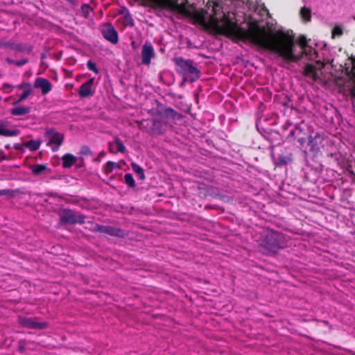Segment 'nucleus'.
<instances>
[{"label":"nucleus","instance_id":"nucleus-1","mask_svg":"<svg viewBox=\"0 0 355 355\" xmlns=\"http://www.w3.org/2000/svg\"><path fill=\"white\" fill-rule=\"evenodd\" d=\"M149 6L163 12L189 18L193 24L211 28L232 40L238 41V19L234 10L226 6L236 5V0H146Z\"/></svg>","mask_w":355,"mask_h":355},{"label":"nucleus","instance_id":"nucleus-2","mask_svg":"<svg viewBox=\"0 0 355 355\" xmlns=\"http://www.w3.org/2000/svg\"><path fill=\"white\" fill-rule=\"evenodd\" d=\"M176 65V71L182 76L184 81L194 82L200 78V71L193 65L191 60H184L182 57L173 59Z\"/></svg>","mask_w":355,"mask_h":355},{"label":"nucleus","instance_id":"nucleus-3","mask_svg":"<svg viewBox=\"0 0 355 355\" xmlns=\"http://www.w3.org/2000/svg\"><path fill=\"white\" fill-rule=\"evenodd\" d=\"M155 55V51L152 44L146 41L141 49V58L142 63L145 65H149L151 62V59Z\"/></svg>","mask_w":355,"mask_h":355},{"label":"nucleus","instance_id":"nucleus-4","mask_svg":"<svg viewBox=\"0 0 355 355\" xmlns=\"http://www.w3.org/2000/svg\"><path fill=\"white\" fill-rule=\"evenodd\" d=\"M45 136L48 140L49 145L54 144L55 146L52 148L54 151L57 150L58 147L62 144L64 136L60 132L50 130L46 132Z\"/></svg>","mask_w":355,"mask_h":355},{"label":"nucleus","instance_id":"nucleus-5","mask_svg":"<svg viewBox=\"0 0 355 355\" xmlns=\"http://www.w3.org/2000/svg\"><path fill=\"white\" fill-rule=\"evenodd\" d=\"M103 37L112 44H116L119 40L118 33L111 24L105 26L102 31Z\"/></svg>","mask_w":355,"mask_h":355},{"label":"nucleus","instance_id":"nucleus-6","mask_svg":"<svg viewBox=\"0 0 355 355\" xmlns=\"http://www.w3.org/2000/svg\"><path fill=\"white\" fill-rule=\"evenodd\" d=\"M94 78H92L87 82L83 83L80 87V90L78 92L79 96L81 98H87L92 96L95 92V89L94 88Z\"/></svg>","mask_w":355,"mask_h":355},{"label":"nucleus","instance_id":"nucleus-7","mask_svg":"<svg viewBox=\"0 0 355 355\" xmlns=\"http://www.w3.org/2000/svg\"><path fill=\"white\" fill-rule=\"evenodd\" d=\"M20 323L24 327L33 329H42L47 327V323L45 322H37L26 318H21Z\"/></svg>","mask_w":355,"mask_h":355},{"label":"nucleus","instance_id":"nucleus-8","mask_svg":"<svg viewBox=\"0 0 355 355\" xmlns=\"http://www.w3.org/2000/svg\"><path fill=\"white\" fill-rule=\"evenodd\" d=\"M34 87L35 88H40L43 94H46L52 89L51 83L47 79L43 78H37L35 81Z\"/></svg>","mask_w":355,"mask_h":355},{"label":"nucleus","instance_id":"nucleus-9","mask_svg":"<svg viewBox=\"0 0 355 355\" xmlns=\"http://www.w3.org/2000/svg\"><path fill=\"white\" fill-rule=\"evenodd\" d=\"M322 137L319 134H315L314 136H309L308 138L309 145L311 147V150L316 151L319 149V146L322 142Z\"/></svg>","mask_w":355,"mask_h":355},{"label":"nucleus","instance_id":"nucleus-10","mask_svg":"<svg viewBox=\"0 0 355 355\" xmlns=\"http://www.w3.org/2000/svg\"><path fill=\"white\" fill-rule=\"evenodd\" d=\"M76 157L70 153H67L62 157V166L64 168L71 167L76 162Z\"/></svg>","mask_w":355,"mask_h":355},{"label":"nucleus","instance_id":"nucleus-11","mask_svg":"<svg viewBox=\"0 0 355 355\" xmlns=\"http://www.w3.org/2000/svg\"><path fill=\"white\" fill-rule=\"evenodd\" d=\"M121 14L123 15V23L125 26H132L134 21L129 11L125 8H123L121 11Z\"/></svg>","mask_w":355,"mask_h":355},{"label":"nucleus","instance_id":"nucleus-12","mask_svg":"<svg viewBox=\"0 0 355 355\" xmlns=\"http://www.w3.org/2000/svg\"><path fill=\"white\" fill-rule=\"evenodd\" d=\"M30 111H31V107H27V106H19V107H16L12 108L11 110V113L13 115L21 116V115H24V114H26L29 113Z\"/></svg>","mask_w":355,"mask_h":355},{"label":"nucleus","instance_id":"nucleus-13","mask_svg":"<svg viewBox=\"0 0 355 355\" xmlns=\"http://www.w3.org/2000/svg\"><path fill=\"white\" fill-rule=\"evenodd\" d=\"M30 169L33 175H38L48 169L46 164H34L30 166Z\"/></svg>","mask_w":355,"mask_h":355},{"label":"nucleus","instance_id":"nucleus-14","mask_svg":"<svg viewBox=\"0 0 355 355\" xmlns=\"http://www.w3.org/2000/svg\"><path fill=\"white\" fill-rule=\"evenodd\" d=\"M100 230L103 232H105L107 234L112 236H121V231L119 229H116L112 227L103 226L100 228Z\"/></svg>","mask_w":355,"mask_h":355},{"label":"nucleus","instance_id":"nucleus-15","mask_svg":"<svg viewBox=\"0 0 355 355\" xmlns=\"http://www.w3.org/2000/svg\"><path fill=\"white\" fill-rule=\"evenodd\" d=\"M41 144L40 140H30L26 143H24L23 145L28 148V150L31 151H34L37 150Z\"/></svg>","mask_w":355,"mask_h":355},{"label":"nucleus","instance_id":"nucleus-16","mask_svg":"<svg viewBox=\"0 0 355 355\" xmlns=\"http://www.w3.org/2000/svg\"><path fill=\"white\" fill-rule=\"evenodd\" d=\"M350 73L352 84L349 88V91L352 97L355 98V63H353L352 64V67L350 69Z\"/></svg>","mask_w":355,"mask_h":355},{"label":"nucleus","instance_id":"nucleus-17","mask_svg":"<svg viewBox=\"0 0 355 355\" xmlns=\"http://www.w3.org/2000/svg\"><path fill=\"white\" fill-rule=\"evenodd\" d=\"M19 134V131L17 130H11L6 129L2 127H0V135L4 137H14L17 136Z\"/></svg>","mask_w":355,"mask_h":355},{"label":"nucleus","instance_id":"nucleus-18","mask_svg":"<svg viewBox=\"0 0 355 355\" xmlns=\"http://www.w3.org/2000/svg\"><path fill=\"white\" fill-rule=\"evenodd\" d=\"M300 15L304 21H310L311 17L310 8L304 6L300 10Z\"/></svg>","mask_w":355,"mask_h":355},{"label":"nucleus","instance_id":"nucleus-19","mask_svg":"<svg viewBox=\"0 0 355 355\" xmlns=\"http://www.w3.org/2000/svg\"><path fill=\"white\" fill-rule=\"evenodd\" d=\"M131 166L132 170L139 175L141 180H144L145 175L143 168L135 163H132Z\"/></svg>","mask_w":355,"mask_h":355},{"label":"nucleus","instance_id":"nucleus-20","mask_svg":"<svg viewBox=\"0 0 355 355\" xmlns=\"http://www.w3.org/2000/svg\"><path fill=\"white\" fill-rule=\"evenodd\" d=\"M124 180L125 184L129 187H134L135 186V180L133 178V176L130 173H127L124 176Z\"/></svg>","mask_w":355,"mask_h":355},{"label":"nucleus","instance_id":"nucleus-21","mask_svg":"<svg viewBox=\"0 0 355 355\" xmlns=\"http://www.w3.org/2000/svg\"><path fill=\"white\" fill-rule=\"evenodd\" d=\"M114 142L118 151L121 153H124L125 152V146H124L123 141L119 137H116L114 139Z\"/></svg>","mask_w":355,"mask_h":355},{"label":"nucleus","instance_id":"nucleus-22","mask_svg":"<svg viewBox=\"0 0 355 355\" xmlns=\"http://www.w3.org/2000/svg\"><path fill=\"white\" fill-rule=\"evenodd\" d=\"M92 9L91 7L87 4H84L81 6V12L83 13V15L87 18L89 17V12H91Z\"/></svg>","mask_w":355,"mask_h":355},{"label":"nucleus","instance_id":"nucleus-23","mask_svg":"<svg viewBox=\"0 0 355 355\" xmlns=\"http://www.w3.org/2000/svg\"><path fill=\"white\" fill-rule=\"evenodd\" d=\"M87 67L88 68V69L94 71L95 73H98V70L96 66V64L92 60H89L87 62Z\"/></svg>","mask_w":355,"mask_h":355},{"label":"nucleus","instance_id":"nucleus-24","mask_svg":"<svg viewBox=\"0 0 355 355\" xmlns=\"http://www.w3.org/2000/svg\"><path fill=\"white\" fill-rule=\"evenodd\" d=\"M343 33L342 28L339 26H335L332 31V37L340 36Z\"/></svg>","mask_w":355,"mask_h":355},{"label":"nucleus","instance_id":"nucleus-25","mask_svg":"<svg viewBox=\"0 0 355 355\" xmlns=\"http://www.w3.org/2000/svg\"><path fill=\"white\" fill-rule=\"evenodd\" d=\"M31 89H27V90L24 91L21 94L17 102H21V101H24V99H26L31 94Z\"/></svg>","mask_w":355,"mask_h":355},{"label":"nucleus","instance_id":"nucleus-26","mask_svg":"<svg viewBox=\"0 0 355 355\" xmlns=\"http://www.w3.org/2000/svg\"><path fill=\"white\" fill-rule=\"evenodd\" d=\"M81 153L84 155L90 154V150L87 146H83L81 149Z\"/></svg>","mask_w":355,"mask_h":355},{"label":"nucleus","instance_id":"nucleus-27","mask_svg":"<svg viewBox=\"0 0 355 355\" xmlns=\"http://www.w3.org/2000/svg\"><path fill=\"white\" fill-rule=\"evenodd\" d=\"M9 193H10V191L8 189L0 190V196L8 195V194H9Z\"/></svg>","mask_w":355,"mask_h":355},{"label":"nucleus","instance_id":"nucleus-28","mask_svg":"<svg viewBox=\"0 0 355 355\" xmlns=\"http://www.w3.org/2000/svg\"><path fill=\"white\" fill-rule=\"evenodd\" d=\"M279 160L282 163H284V164L286 163V158L285 157H279Z\"/></svg>","mask_w":355,"mask_h":355},{"label":"nucleus","instance_id":"nucleus-29","mask_svg":"<svg viewBox=\"0 0 355 355\" xmlns=\"http://www.w3.org/2000/svg\"><path fill=\"white\" fill-rule=\"evenodd\" d=\"M26 62H27L26 60H21V61H17V65H18V66L22 65V64L26 63Z\"/></svg>","mask_w":355,"mask_h":355},{"label":"nucleus","instance_id":"nucleus-30","mask_svg":"<svg viewBox=\"0 0 355 355\" xmlns=\"http://www.w3.org/2000/svg\"><path fill=\"white\" fill-rule=\"evenodd\" d=\"M24 85L30 86V84H21V85H18V87L21 88Z\"/></svg>","mask_w":355,"mask_h":355},{"label":"nucleus","instance_id":"nucleus-31","mask_svg":"<svg viewBox=\"0 0 355 355\" xmlns=\"http://www.w3.org/2000/svg\"><path fill=\"white\" fill-rule=\"evenodd\" d=\"M107 164V166H109L110 165H114V162H108Z\"/></svg>","mask_w":355,"mask_h":355},{"label":"nucleus","instance_id":"nucleus-32","mask_svg":"<svg viewBox=\"0 0 355 355\" xmlns=\"http://www.w3.org/2000/svg\"><path fill=\"white\" fill-rule=\"evenodd\" d=\"M299 141L302 144V142L304 141V139H299Z\"/></svg>","mask_w":355,"mask_h":355}]
</instances>
